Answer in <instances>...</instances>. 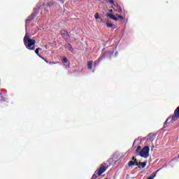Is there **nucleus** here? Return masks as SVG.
Instances as JSON below:
<instances>
[{
  "instance_id": "16",
  "label": "nucleus",
  "mask_w": 179,
  "mask_h": 179,
  "mask_svg": "<svg viewBox=\"0 0 179 179\" xmlns=\"http://www.w3.org/2000/svg\"><path fill=\"white\" fill-rule=\"evenodd\" d=\"M63 62H64V64H68V58L64 57L63 58Z\"/></svg>"
},
{
  "instance_id": "19",
  "label": "nucleus",
  "mask_w": 179,
  "mask_h": 179,
  "mask_svg": "<svg viewBox=\"0 0 179 179\" xmlns=\"http://www.w3.org/2000/svg\"><path fill=\"white\" fill-rule=\"evenodd\" d=\"M109 3L110 5H114V1L113 0H109Z\"/></svg>"
},
{
  "instance_id": "13",
  "label": "nucleus",
  "mask_w": 179,
  "mask_h": 179,
  "mask_svg": "<svg viewBox=\"0 0 179 179\" xmlns=\"http://www.w3.org/2000/svg\"><path fill=\"white\" fill-rule=\"evenodd\" d=\"M106 24L107 27H115V25H114L110 22H106Z\"/></svg>"
},
{
  "instance_id": "2",
  "label": "nucleus",
  "mask_w": 179,
  "mask_h": 179,
  "mask_svg": "<svg viewBox=\"0 0 179 179\" xmlns=\"http://www.w3.org/2000/svg\"><path fill=\"white\" fill-rule=\"evenodd\" d=\"M24 44L26 48L30 51H34V50H36V40L31 39L30 36H27V34H26L24 37Z\"/></svg>"
},
{
  "instance_id": "6",
  "label": "nucleus",
  "mask_w": 179,
  "mask_h": 179,
  "mask_svg": "<svg viewBox=\"0 0 179 179\" xmlns=\"http://www.w3.org/2000/svg\"><path fill=\"white\" fill-rule=\"evenodd\" d=\"M41 48H38L35 50V53L36 54V55H38V57H39V58H41V59H43V61H45V62H46V64H48V61H47V59H45L44 57H41V55H40L39 52L41 51Z\"/></svg>"
},
{
  "instance_id": "5",
  "label": "nucleus",
  "mask_w": 179,
  "mask_h": 179,
  "mask_svg": "<svg viewBox=\"0 0 179 179\" xmlns=\"http://www.w3.org/2000/svg\"><path fill=\"white\" fill-rule=\"evenodd\" d=\"M106 16H108V17H110V19H112L113 20H115L116 22L117 20H120V19L121 20H124V17H122L121 15H117V17H115V15H114L111 13H107Z\"/></svg>"
},
{
  "instance_id": "4",
  "label": "nucleus",
  "mask_w": 179,
  "mask_h": 179,
  "mask_svg": "<svg viewBox=\"0 0 179 179\" xmlns=\"http://www.w3.org/2000/svg\"><path fill=\"white\" fill-rule=\"evenodd\" d=\"M150 150V148H149V146H145L139 153L141 157H144V159H148L149 157Z\"/></svg>"
},
{
  "instance_id": "15",
  "label": "nucleus",
  "mask_w": 179,
  "mask_h": 179,
  "mask_svg": "<svg viewBox=\"0 0 179 179\" xmlns=\"http://www.w3.org/2000/svg\"><path fill=\"white\" fill-rule=\"evenodd\" d=\"M141 149H142V147H141V145H138L136 150V153H139Z\"/></svg>"
},
{
  "instance_id": "22",
  "label": "nucleus",
  "mask_w": 179,
  "mask_h": 179,
  "mask_svg": "<svg viewBox=\"0 0 179 179\" xmlns=\"http://www.w3.org/2000/svg\"><path fill=\"white\" fill-rule=\"evenodd\" d=\"M102 58H106V55H102Z\"/></svg>"
},
{
  "instance_id": "12",
  "label": "nucleus",
  "mask_w": 179,
  "mask_h": 179,
  "mask_svg": "<svg viewBox=\"0 0 179 179\" xmlns=\"http://www.w3.org/2000/svg\"><path fill=\"white\" fill-rule=\"evenodd\" d=\"M54 5V1H50L46 4V8H50V6H52Z\"/></svg>"
},
{
  "instance_id": "24",
  "label": "nucleus",
  "mask_w": 179,
  "mask_h": 179,
  "mask_svg": "<svg viewBox=\"0 0 179 179\" xmlns=\"http://www.w3.org/2000/svg\"><path fill=\"white\" fill-rule=\"evenodd\" d=\"M109 11H110V12H113V10L110 9V10H109Z\"/></svg>"
},
{
  "instance_id": "21",
  "label": "nucleus",
  "mask_w": 179,
  "mask_h": 179,
  "mask_svg": "<svg viewBox=\"0 0 179 179\" xmlns=\"http://www.w3.org/2000/svg\"><path fill=\"white\" fill-rule=\"evenodd\" d=\"M150 136H153V134H150L148 135V138H150Z\"/></svg>"
},
{
  "instance_id": "17",
  "label": "nucleus",
  "mask_w": 179,
  "mask_h": 179,
  "mask_svg": "<svg viewBox=\"0 0 179 179\" xmlns=\"http://www.w3.org/2000/svg\"><path fill=\"white\" fill-rule=\"evenodd\" d=\"M94 17L95 19H100V15H99V14H95Z\"/></svg>"
},
{
  "instance_id": "9",
  "label": "nucleus",
  "mask_w": 179,
  "mask_h": 179,
  "mask_svg": "<svg viewBox=\"0 0 179 179\" xmlns=\"http://www.w3.org/2000/svg\"><path fill=\"white\" fill-rule=\"evenodd\" d=\"M146 162H138V164H136L138 167V169H145L146 167Z\"/></svg>"
},
{
  "instance_id": "8",
  "label": "nucleus",
  "mask_w": 179,
  "mask_h": 179,
  "mask_svg": "<svg viewBox=\"0 0 179 179\" xmlns=\"http://www.w3.org/2000/svg\"><path fill=\"white\" fill-rule=\"evenodd\" d=\"M61 36L64 40H68L69 38V33L66 31H61Z\"/></svg>"
},
{
  "instance_id": "20",
  "label": "nucleus",
  "mask_w": 179,
  "mask_h": 179,
  "mask_svg": "<svg viewBox=\"0 0 179 179\" xmlns=\"http://www.w3.org/2000/svg\"><path fill=\"white\" fill-rule=\"evenodd\" d=\"M131 160H134V162H135V160H136V158H135V157H133Z\"/></svg>"
},
{
  "instance_id": "10",
  "label": "nucleus",
  "mask_w": 179,
  "mask_h": 179,
  "mask_svg": "<svg viewBox=\"0 0 179 179\" xmlns=\"http://www.w3.org/2000/svg\"><path fill=\"white\" fill-rule=\"evenodd\" d=\"M64 48H66V50H69V51H71L72 52L73 51V48H72V45L67 43L64 45Z\"/></svg>"
},
{
  "instance_id": "11",
  "label": "nucleus",
  "mask_w": 179,
  "mask_h": 179,
  "mask_svg": "<svg viewBox=\"0 0 179 179\" xmlns=\"http://www.w3.org/2000/svg\"><path fill=\"white\" fill-rule=\"evenodd\" d=\"M87 67L88 69L92 70V68H93V61H89L87 62Z\"/></svg>"
},
{
  "instance_id": "18",
  "label": "nucleus",
  "mask_w": 179,
  "mask_h": 179,
  "mask_svg": "<svg viewBox=\"0 0 179 179\" xmlns=\"http://www.w3.org/2000/svg\"><path fill=\"white\" fill-rule=\"evenodd\" d=\"M134 165H136V164H139V163H138V159H134Z\"/></svg>"
},
{
  "instance_id": "14",
  "label": "nucleus",
  "mask_w": 179,
  "mask_h": 179,
  "mask_svg": "<svg viewBox=\"0 0 179 179\" xmlns=\"http://www.w3.org/2000/svg\"><path fill=\"white\" fill-rule=\"evenodd\" d=\"M132 166H135V163H134L133 161H130V162L128 163V166H129V167H132Z\"/></svg>"
},
{
  "instance_id": "1",
  "label": "nucleus",
  "mask_w": 179,
  "mask_h": 179,
  "mask_svg": "<svg viewBox=\"0 0 179 179\" xmlns=\"http://www.w3.org/2000/svg\"><path fill=\"white\" fill-rule=\"evenodd\" d=\"M177 120H179V106H178L173 115H170L165 122L164 123V128L167 127V124H173V122H176Z\"/></svg>"
},
{
  "instance_id": "3",
  "label": "nucleus",
  "mask_w": 179,
  "mask_h": 179,
  "mask_svg": "<svg viewBox=\"0 0 179 179\" xmlns=\"http://www.w3.org/2000/svg\"><path fill=\"white\" fill-rule=\"evenodd\" d=\"M107 166V164L106 163L101 164L99 166V169L94 172L91 179L97 178L99 176H101V174H103V173H106V171L108 169V166Z\"/></svg>"
},
{
  "instance_id": "23",
  "label": "nucleus",
  "mask_w": 179,
  "mask_h": 179,
  "mask_svg": "<svg viewBox=\"0 0 179 179\" xmlns=\"http://www.w3.org/2000/svg\"><path fill=\"white\" fill-rule=\"evenodd\" d=\"M49 64H55V62H49Z\"/></svg>"
},
{
  "instance_id": "7",
  "label": "nucleus",
  "mask_w": 179,
  "mask_h": 179,
  "mask_svg": "<svg viewBox=\"0 0 179 179\" xmlns=\"http://www.w3.org/2000/svg\"><path fill=\"white\" fill-rule=\"evenodd\" d=\"M34 17H36L35 14H31V15H29L28 18L25 20V26H27V24H29V23H30L31 20L34 19Z\"/></svg>"
}]
</instances>
